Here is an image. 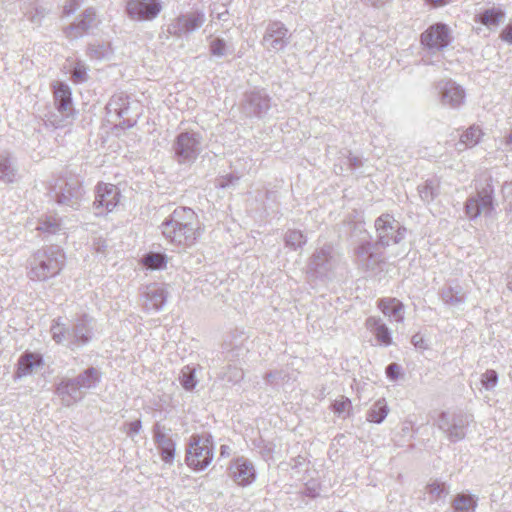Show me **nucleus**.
<instances>
[{"label":"nucleus","mask_w":512,"mask_h":512,"mask_svg":"<svg viewBox=\"0 0 512 512\" xmlns=\"http://www.w3.org/2000/svg\"><path fill=\"white\" fill-rule=\"evenodd\" d=\"M374 226L377 240L373 243L371 237H366L353 249L357 268L365 272H375L384 263V255L378 251L380 248L400 244L407 234L406 227L388 213L380 215Z\"/></svg>","instance_id":"obj_1"},{"label":"nucleus","mask_w":512,"mask_h":512,"mask_svg":"<svg viewBox=\"0 0 512 512\" xmlns=\"http://www.w3.org/2000/svg\"><path fill=\"white\" fill-rule=\"evenodd\" d=\"M161 233L171 245L186 250L197 242L202 234L198 215L189 207L179 206L161 223Z\"/></svg>","instance_id":"obj_2"},{"label":"nucleus","mask_w":512,"mask_h":512,"mask_svg":"<svg viewBox=\"0 0 512 512\" xmlns=\"http://www.w3.org/2000/svg\"><path fill=\"white\" fill-rule=\"evenodd\" d=\"M65 266V254L59 246H46L35 251L28 260V277L45 281L57 276Z\"/></svg>","instance_id":"obj_3"},{"label":"nucleus","mask_w":512,"mask_h":512,"mask_svg":"<svg viewBox=\"0 0 512 512\" xmlns=\"http://www.w3.org/2000/svg\"><path fill=\"white\" fill-rule=\"evenodd\" d=\"M101 381V372L95 367L85 369L78 376L63 378L56 386V394L61 403L66 406L81 401L85 396V390L94 389Z\"/></svg>","instance_id":"obj_4"},{"label":"nucleus","mask_w":512,"mask_h":512,"mask_svg":"<svg viewBox=\"0 0 512 512\" xmlns=\"http://www.w3.org/2000/svg\"><path fill=\"white\" fill-rule=\"evenodd\" d=\"M214 457L213 437L209 433L193 434L189 438L185 461L194 470H204Z\"/></svg>","instance_id":"obj_5"},{"label":"nucleus","mask_w":512,"mask_h":512,"mask_svg":"<svg viewBox=\"0 0 512 512\" xmlns=\"http://www.w3.org/2000/svg\"><path fill=\"white\" fill-rule=\"evenodd\" d=\"M473 421L472 415L462 411H442L436 420V426L452 443L466 437L467 429Z\"/></svg>","instance_id":"obj_6"},{"label":"nucleus","mask_w":512,"mask_h":512,"mask_svg":"<svg viewBox=\"0 0 512 512\" xmlns=\"http://www.w3.org/2000/svg\"><path fill=\"white\" fill-rule=\"evenodd\" d=\"M55 201L62 206L77 210L85 196L81 179L76 175H69L58 179L55 187Z\"/></svg>","instance_id":"obj_7"},{"label":"nucleus","mask_w":512,"mask_h":512,"mask_svg":"<svg viewBox=\"0 0 512 512\" xmlns=\"http://www.w3.org/2000/svg\"><path fill=\"white\" fill-rule=\"evenodd\" d=\"M54 104L57 113H50L47 122L54 128L66 126L73 115L72 93L70 87L62 82L53 85Z\"/></svg>","instance_id":"obj_8"},{"label":"nucleus","mask_w":512,"mask_h":512,"mask_svg":"<svg viewBox=\"0 0 512 512\" xmlns=\"http://www.w3.org/2000/svg\"><path fill=\"white\" fill-rule=\"evenodd\" d=\"M174 157L180 165H191L202 151V137L196 132H181L173 143Z\"/></svg>","instance_id":"obj_9"},{"label":"nucleus","mask_w":512,"mask_h":512,"mask_svg":"<svg viewBox=\"0 0 512 512\" xmlns=\"http://www.w3.org/2000/svg\"><path fill=\"white\" fill-rule=\"evenodd\" d=\"M465 212L470 220L480 216L492 217L495 212L494 187L491 183L477 190L476 195L469 197L465 202Z\"/></svg>","instance_id":"obj_10"},{"label":"nucleus","mask_w":512,"mask_h":512,"mask_svg":"<svg viewBox=\"0 0 512 512\" xmlns=\"http://www.w3.org/2000/svg\"><path fill=\"white\" fill-rule=\"evenodd\" d=\"M340 257L331 245H325L314 251L308 262V273L316 278H328L337 268Z\"/></svg>","instance_id":"obj_11"},{"label":"nucleus","mask_w":512,"mask_h":512,"mask_svg":"<svg viewBox=\"0 0 512 512\" xmlns=\"http://www.w3.org/2000/svg\"><path fill=\"white\" fill-rule=\"evenodd\" d=\"M291 33L281 21H270L265 29L261 44L268 52L283 51L290 43Z\"/></svg>","instance_id":"obj_12"},{"label":"nucleus","mask_w":512,"mask_h":512,"mask_svg":"<svg viewBox=\"0 0 512 512\" xmlns=\"http://www.w3.org/2000/svg\"><path fill=\"white\" fill-rule=\"evenodd\" d=\"M120 190L110 183H98L95 188V200L93 209L96 216H102L112 212L119 203Z\"/></svg>","instance_id":"obj_13"},{"label":"nucleus","mask_w":512,"mask_h":512,"mask_svg":"<svg viewBox=\"0 0 512 512\" xmlns=\"http://www.w3.org/2000/svg\"><path fill=\"white\" fill-rule=\"evenodd\" d=\"M271 107V98L263 89H254L244 94L241 111L247 117L263 118Z\"/></svg>","instance_id":"obj_14"},{"label":"nucleus","mask_w":512,"mask_h":512,"mask_svg":"<svg viewBox=\"0 0 512 512\" xmlns=\"http://www.w3.org/2000/svg\"><path fill=\"white\" fill-rule=\"evenodd\" d=\"M206 21L203 11L195 10L180 14L169 26L168 32L175 37L188 36L198 30Z\"/></svg>","instance_id":"obj_15"},{"label":"nucleus","mask_w":512,"mask_h":512,"mask_svg":"<svg viewBox=\"0 0 512 512\" xmlns=\"http://www.w3.org/2000/svg\"><path fill=\"white\" fill-rule=\"evenodd\" d=\"M452 41L449 27L444 23L431 25L421 34V43L431 52H439Z\"/></svg>","instance_id":"obj_16"},{"label":"nucleus","mask_w":512,"mask_h":512,"mask_svg":"<svg viewBox=\"0 0 512 512\" xmlns=\"http://www.w3.org/2000/svg\"><path fill=\"white\" fill-rule=\"evenodd\" d=\"M227 473L237 485L242 487L251 485L256 479V469L253 463L244 456L233 459Z\"/></svg>","instance_id":"obj_17"},{"label":"nucleus","mask_w":512,"mask_h":512,"mask_svg":"<svg viewBox=\"0 0 512 512\" xmlns=\"http://www.w3.org/2000/svg\"><path fill=\"white\" fill-rule=\"evenodd\" d=\"M99 24L96 12L93 8L85 9L79 18L64 28L63 33L66 38L75 40L83 37Z\"/></svg>","instance_id":"obj_18"},{"label":"nucleus","mask_w":512,"mask_h":512,"mask_svg":"<svg viewBox=\"0 0 512 512\" xmlns=\"http://www.w3.org/2000/svg\"><path fill=\"white\" fill-rule=\"evenodd\" d=\"M129 97L124 93L114 94L106 105V111L109 117H115V120H120L119 125L122 128H131L136 124L135 119H131L129 114Z\"/></svg>","instance_id":"obj_19"},{"label":"nucleus","mask_w":512,"mask_h":512,"mask_svg":"<svg viewBox=\"0 0 512 512\" xmlns=\"http://www.w3.org/2000/svg\"><path fill=\"white\" fill-rule=\"evenodd\" d=\"M436 89L444 106L458 108L464 103L465 91L456 82L450 79L441 80L436 84Z\"/></svg>","instance_id":"obj_20"},{"label":"nucleus","mask_w":512,"mask_h":512,"mask_svg":"<svg viewBox=\"0 0 512 512\" xmlns=\"http://www.w3.org/2000/svg\"><path fill=\"white\" fill-rule=\"evenodd\" d=\"M153 439L158 451L160 452L161 459L168 464L174 460L176 444L174 440L166 433L165 426L156 422L152 428Z\"/></svg>","instance_id":"obj_21"},{"label":"nucleus","mask_w":512,"mask_h":512,"mask_svg":"<svg viewBox=\"0 0 512 512\" xmlns=\"http://www.w3.org/2000/svg\"><path fill=\"white\" fill-rule=\"evenodd\" d=\"M162 10V6L148 5L141 3V0H128L126 13L134 21H151L155 19Z\"/></svg>","instance_id":"obj_22"},{"label":"nucleus","mask_w":512,"mask_h":512,"mask_svg":"<svg viewBox=\"0 0 512 512\" xmlns=\"http://www.w3.org/2000/svg\"><path fill=\"white\" fill-rule=\"evenodd\" d=\"M168 292L159 284H151L147 286L142 293L143 307L149 310L159 311L166 303Z\"/></svg>","instance_id":"obj_23"},{"label":"nucleus","mask_w":512,"mask_h":512,"mask_svg":"<svg viewBox=\"0 0 512 512\" xmlns=\"http://www.w3.org/2000/svg\"><path fill=\"white\" fill-rule=\"evenodd\" d=\"M439 296L445 305L459 307L466 301V292L463 287L455 282H447L440 290Z\"/></svg>","instance_id":"obj_24"},{"label":"nucleus","mask_w":512,"mask_h":512,"mask_svg":"<svg viewBox=\"0 0 512 512\" xmlns=\"http://www.w3.org/2000/svg\"><path fill=\"white\" fill-rule=\"evenodd\" d=\"M92 318L88 315H82L73 323L74 344L78 346L86 345L92 338Z\"/></svg>","instance_id":"obj_25"},{"label":"nucleus","mask_w":512,"mask_h":512,"mask_svg":"<svg viewBox=\"0 0 512 512\" xmlns=\"http://www.w3.org/2000/svg\"><path fill=\"white\" fill-rule=\"evenodd\" d=\"M366 327L375 335L377 341L384 346L392 343L390 331L380 318L369 317L366 320Z\"/></svg>","instance_id":"obj_26"},{"label":"nucleus","mask_w":512,"mask_h":512,"mask_svg":"<svg viewBox=\"0 0 512 512\" xmlns=\"http://www.w3.org/2000/svg\"><path fill=\"white\" fill-rule=\"evenodd\" d=\"M16 377L29 375L35 368L42 365V356L36 353L25 352L18 360Z\"/></svg>","instance_id":"obj_27"},{"label":"nucleus","mask_w":512,"mask_h":512,"mask_svg":"<svg viewBox=\"0 0 512 512\" xmlns=\"http://www.w3.org/2000/svg\"><path fill=\"white\" fill-rule=\"evenodd\" d=\"M383 314L389 317H393L396 322H402L404 320L403 310L404 305L396 298H384L379 301L378 304Z\"/></svg>","instance_id":"obj_28"},{"label":"nucleus","mask_w":512,"mask_h":512,"mask_svg":"<svg viewBox=\"0 0 512 512\" xmlns=\"http://www.w3.org/2000/svg\"><path fill=\"white\" fill-rule=\"evenodd\" d=\"M419 197L424 203H431L440 193V182L438 179H428L417 187Z\"/></svg>","instance_id":"obj_29"},{"label":"nucleus","mask_w":512,"mask_h":512,"mask_svg":"<svg viewBox=\"0 0 512 512\" xmlns=\"http://www.w3.org/2000/svg\"><path fill=\"white\" fill-rule=\"evenodd\" d=\"M17 169L8 153L0 155V179L6 183L16 181Z\"/></svg>","instance_id":"obj_30"},{"label":"nucleus","mask_w":512,"mask_h":512,"mask_svg":"<svg viewBox=\"0 0 512 512\" xmlns=\"http://www.w3.org/2000/svg\"><path fill=\"white\" fill-rule=\"evenodd\" d=\"M478 498L472 494L459 493L452 502L454 512H474Z\"/></svg>","instance_id":"obj_31"},{"label":"nucleus","mask_w":512,"mask_h":512,"mask_svg":"<svg viewBox=\"0 0 512 512\" xmlns=\"http://www.w3.org/2000/svg\"><path fill=\"white\" fill-rule=\"evenodd\" d=\"M36 230L45 236L55 235L62 230V223L55 215H46L39 220Z\"/></svg>","instance_id":"obj_32"},{"label":"nucleus","mask_w":512,"mask_h":512,"mask_svg":"<svg viewBox=\"0 0 512 512\" xmlns=\"http://www.w3.org/2000/svg\"><path fill=\"white\" fill-rule=\"evenodd\" d=\"M504 18V11L498 7L486 9L477 15V21L487 27L498 26L499 23L504 20Z\"/></svg>","instance_id":"obj_33"},{"label":"nucleus","mask_w":512,"mask_h":512,"mask_svg":"<svg viewBox=\"0 0 512 512\" xmlns=\"http://www.w3.org/2000/svg\"><path fill=\"white\" fill-rule=\"evenodd\" d=\"M389 412L385 399L377 400L367 412L366 419L369 422L380 424L384 421Z\"/></svg>","instance_id":"obj_34"},{"label":"nucleus","mask_w":512,"mask_h":512,"mask_svg":"<svg viewBox=\"0 0 512 512\" xmlns=\"http://www.w3.org/2000/svg\"><path fill=\"white\" fill-rule=\"evenodd\" d=\"M284 242L286 247L297 250L307 243V237L300 230L289 229L284 235Z\"/></svg>","instance_id":"obj_35"},{"label":"nucleus","mask_w":512,"mask_h":512,"mask_svg":"<svg viewBox=\"0 0 512 512\" xmlns=\"http://www.w3.org/2000/svg\"><path fill=\"white\" fill-rule=\"evenodd\" d=\"M426 491L433 501L445 500L449 494V487L444 482L434 480L426 486Z\"/></svg>","instance_id":"obj_36"},{"label":"nucleus","mask_w":512,"mask_h":512,"mask_svg":"<svg viewBox=\"0 0 512 512\" xmlns=\"http://www.w3.org/2000/svg\"><path fill=\"white\" fill-rule=\"evenodd\" d=\"M142 263L148 269H152V270L163 269L166 267V264H167V256L162 253L150 252V253H147L143 257Z\"/></svg>","instance_id":"obj_37"},{"label":"nucleus","mask_w":512,"mask_h":512,"mask_svg":"<svg viewBox=\"0 0 512 512\" xmlns=\"http://www.w3.org/2000/svg\"><path fill=\"white\" fill-rule=\"evenodd\" d=\"M88 55L95 60L108 59L112 55V49L110 44H90L88 47Z\"/></svg>","instance_id":"obj_38"},{"label":"nucleus","mask_w":512,"mask_h":512,"mask_svg":"<svg viewBox=\"0 0 512 512\" xmlns=\"http://www.w3.org/2000/svg\"><path fill=\"white\" fill-rule=\"evenodd\" d=\"M179 381L185 390H193L197 384L195 369L188 365L184 366L180 372Z\"/></svg>","instance_id":"obj_39"},{"label":"nucleus","mask_w":512,"mask_h":512,"mask_svg":"<svg viewBox=\"0 0 512 512\" xmlns=\"http://www.w3.org/2000/svg\"><path fill=\"white\" fill-rule=\"evenodd\" d=\"M483 133L478 126L469 127L462 135L461 142L466 146L472 147L479 143Z\"/></svg>","instance_id":"obj_40"},{"label":"nucleus","mask_w":512,"mask_h":512,"mask_svg":"<svg viewBox=\"0 0 512 512\" xmlns=\"http://www.w3.org/2000/svg\"><path fill=\"white\" fill-rule=\"evenodd\" d=\"M52 339L57 344H64L68 336L66 335V324L61 321V318L53 320L51 325Z\"/></svg>","instance_id":"obj_41"},{"label":"nucleus","mask_w":512,"mask_h":512,"mask_svg":"<svg viewBox=\"0 0 512 512\" xmlns=\"http://www.w3.org/2000/svg\"><path fill=\"white\" fill-rule=\"evenodd\" d=\"M209 52L211 56L221 58L226 55L227 44L223 38H213L209 43Z\"/></svg>","instance_id":"obj_42"},{"label":"nucleus","mask_w":512,"mask_h":512,"mask_svg":"<svg viewBox=\"0 0 512 512\" xmlns=\"http://www.w3.org/2000/svg\"><path fill=\"white\" fill-rule=\"evenodd\" d=\"M351 406L352 404L350 399L342 396L340 399L334 401V403L332 404V409L334 413L337 414L338 416L345 417L346 414H349Z\"/></svg>","instance_id":"obj_43"},{"label":"nucleus","mask_w":512,"mask_h":512,"mask_svg":"<svg viewBox=\"0 0 512 512\" xmlns=\"http://www.w3.org/2000/svg\"><path fill=\"white\" fill-rule=\"evenodd\" d=\"M498 383V373L493 370L489 369L486 370L485 373L481 376V384L486 390H492L496 387Z\"/></svg>","instance_id":"obj_44"},{"label":"nucleus","mask_w":512,"mask_h":512,"mask_svg":"<svg viewBox=\"0 0 512 512\" xmlns=\"http://www.w3.org/2000/svg\"><path fill=\"white\" fill-rule=\"evenodd\" d=\"M350 236L351 238H356V241L354 243L355 246L366 237H371L369 232L366 230L365 224L363 222H356L353 224Z\"/></svg>","instance_id":"obj_45"},{"label":"nucleus","mask_w":512,"mask_h":512,"mask_svg":"<svg viewBox=\"0 0 512 512\" xmlns=\"http://www.w3.org/2000/svg\"><path fill=\"white\" fill-rule=\"evenodd\" d=\"M228 14V10L223 4L214 3L210 6V16L212 19L227 21Z\"/></svg>","instance_id":"obj_46"},{"label":"nucleus","mask_w":512,"mask_h":512,"mask_svg":"<svg viewBox=\"0 0 512 512\" xmlns=\"http://www.w3.org/2000/svg\"><path fill=\"white\" fill-rule=\"evenodd\" d=\"M48 14V10L42 6L34 7L27 15L28 19L37 25H40L42 20Z\"/></svg>","instance_id":"obj_47"},{"label":"nucleus","mask_w":512,"mask_h":512,"mask_svg":"<svg viewBox=\"0 0 512 512\" xmlns=\"http://www.w3.org/2000/svg\"><path fill=\"white\" fill-rule=\"evenodd\" d=\"M71 77L75 83H82L87 80V69L81 64L77 63L71 72Z\"/></svg>","instance_id":"obj_48"},{"label":"nucleus","mask_w":512,"mask_h":512,"mask_svg":"<svg viewBox=\"0 0 512 512\" xmlns=\"http://www.w3.org/2000/svg\"><path fill=\"white\" fill-rule=\"evenodd\" d=\"M400 366L397 364V363H390L387 367H386V376L392 380V381H395L398 379L399 375H400Z\"/></svg>","instance_id":"obj_49"},{"label":"nucleus","mask_w":512,"mask_h":512,"mask_svg":"<svg viewBox=\"0 0 512 512\" xmlns=\"http://www.w3.org/2000/svg\"><path fill=\"white\" fill-rule=\"evenodd\" d=\"M80 8L78 0H69L63 7V16H70Z\"/></svg>","instance_id":"obj_50"},{"label":"nucleus","mask_w":512,"mask_h":512,"mask_svg":"<svg viewBox=\"0 0 512 512\" xmlns=\"http://www.w3.org/2000/svg\"><path fill=\"white\" fill-rule=\"evenodd\" d=\"M128 430L127 435L133 438L136 434H138L142 428L141 420L137 419L127 424Z\"/></svg>","instance_id":"obj_51"},{"label":"nucleus","mask_w":512,"mask_h":512,"mask_svg":"<svg viewBox=\"0 0 512 512\" xmlns=\"http://www.w3.org/2000/svg\"><path fill=\"white\" fill-rule=\"evenodd\" d=\"M501 39L509 44H512V23H509L501 32Z\"/></svg>","instance_id":"obj_52"},{"label":"nucleus","mask_w":512,"mask_h":512,"mask_svg":"<svg viewBox=\"0 0 512 512\" xmlns=\"http://www.w3.org/2000/svg\"><path fill=\"white\" fill-rule=\"evenodd\" d=\"M66 335L68 336L67 340L65 341V343L67 344V346L70 348V349H75L78 346V344H74L73 343V340H74V336H73V327H67L66 326Z\"/></svg>","instance_id":"obj_53"},{"label":"nucleus","mask_w":512,"mask_h":512,"mask_svg":"<svg viewBox=\"0 0 512 512\" xmlns=\"http://www.w3.org/2000/svg\"><path fill=\"white\" fill-rule=\"evenodd\" d=\"M411 343L416 348H421V349H425L426 348L425 340L423 339V337L420 334L413 335L412 338H411Z\"/></svg>","instance_id":"obj_54"},{"label":"nucleus","mask_w":512,"mask_h":512,"mask_svg":"<svg viewBox=\"0 0 512 512\" xmlns=\"http://www.w3.org/2000/svg\"><path fill=\"white\" fill-rule=\"evenodd\" d=\"M281 377V372L279 371H270L268 373L265 374V381L267 382V384H273L274 381L278 378Z\"/></svg>","instance_id":"obj_55"},{"label":"nucleus","mask_w":512,"mask_h":512,"mask_svg":"<svg viewBox=\"0 0 512 512\" xmlns=\"http://www.w3.org/2000/svg\"><path fill=\"white\" fill-rule=\"evenodd\" d=\"M347 160H348V165L350 166L351 169L358 168L362 165L361 159L352 154H350L348 156Z\"/></svg>","instance_id":"obj_56"},{"label":"nucleus","mask_w":512,"mask_h":512,"mask_svg":"<svg viewBox=\"0 0 512 512\" xmlns=\"http://www.w3.org/2000/svg\"><path fill=\"white\" fill-rule=\"evenodd\" d=\"M231 454V448L228 445H221L220 455L221 457H229Z\"/></svg>","instance_id":"obj_57"},{"label":"nucleus","mask_w":512,"mask_h":512,"mask_svg":"<svg viewBox=\"0 0 512 512\" xmlns=\"http://www.w3.org/2000/svg\"><path fill=\"white\" fill-rule=\"evenodd\" d=\"M435 6H443L450 2V0H427Z\"/></svg>","instance_id":"obj_58"},{"label":"nucleus","mask_w":512,"mask_h":512,"mask_svg":"<svg viewBox=\"0 0 512 512\" xmlns=\"http://www.w3.org/2000/svg\"><path fill=\"white\" fill-rule=\"evenodd\" d=\"M141 3H148V5L162 6L160 0H141Z\"/></svg>","instance_id":"obj_59"},{"label":"nucleus","mask_w":512,"mask_h":512,"mask_svg":"<svg viewBox=\"0 0 512 512\" xmlns=\"http://www.w3.org/2000/svg\"><path fill=\"white\" fill-rule=\"evenodd\" d=\"M233 179H234V178H233L232 176L227 177V178H226L227 182H222V183L220 184V186H221L222 188L227 187L230 183H232V180H233Z\"/></svg>","instance_id":"obj_60"},{"label":"nucleus","mask_w":512,"mask_h":512,"mask_svg":"<svg viewBox=\"0 0 512 512\" xmlns=\"http://www.w3.org/2000/svg\"><path fill=\"white\" fill-rule=\"evenodd\" d=\"M512 143V134L507 137V144Z\"/></svg>","instance_id":"obj_61"},{"label":"nucleus","mask_w":512,"mask_h":512,"mask_svg":"<svg viewBox=\"0 0 512 512\" xmlns=\"http://www.w3.org/2000/svg\"><path fill=\"white\" fill-rule=\"evenodd\" d=\"M237 376H238V377H242V372H241V371H238V372H237Z\"/></svg>","instance_id":"obj_62"},{"label":"nucleus","mask_w":512,"mask_h":512,"mask_svg":"<svg viewBox=\"0 0 512 512\" xmlns=\"http://www.w3.org/2000/svg\"><path fill=\"white\" fill-rule=\"evenodd\" d=\"M510 273L512 274V269H511ZM509 285H511L510 289L512 290V283H509Z\"/></svg>","instance_id":"obj_63"}]
</instances>
